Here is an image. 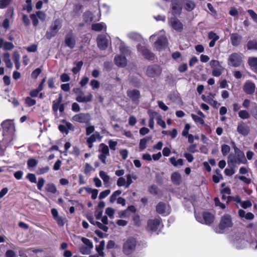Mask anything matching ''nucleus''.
Listing matches in <instances>:
<instances>
[{
    "label": "nucleus",
    "instance_id": "obj_1",
    "mask_svg": "<svg viewBox=\"0 0 257 257\" xmlns=\"http://www.w3.org/2000/svg\"><path fill=\"white\" fill-rule=\"evenodd\" d=\"M235 155L230 154L228 159V165L231 167L235 166L236 164H245L246 160L244 153L238 150L235 146L234 147Z\"/></svg>",
    "mask_w": 257,
    "mask_h": 257
},
{
    "label": "nucleus",
    "instance_id": "obj_2",
    "mask_svg": "<svg viewBox=\"0 0 257 257\" xmlns=\"http://www.w3.org/2000/svg\"><path fill=\"white\" fill-rule=\"evenodd\" d=\"M3 135L8 141L13 140L15 132V124L13 120L7 119L2 123Z\"/></svg>",
    "mask_w": 257,
    "mask_h": 257
},
{
    "label": "nucleus",
    "instance_id": "obj_3",
    "mask_svg": "<svg viewBox=\"0 0 257 257\" xmlns=\"http://www.w3.org/2000/svg\"><path fill=\"white\" fill-rule=\"evenodd\" d=\"M120 52L124 56L117 55L114 58V62L115 64L119 67H124L126 64V60L124 55L130 54V50L128 48L125 46L124 44L121 43L119 46Z\"/></svg>",
    "mask_w": 257,
    "mask_h": 257
},
{
    "label": "nucleus",
    "instance_id": "obj_4",
    "mask_svg": "<svg viewBox=\"0 0 257 257\" xmlns=\"http://www.w3.org/2000/svg\"><path fill=\"white\" fill-rule=\"evenodd\" d=\"M138 242L135 238L129 237L123 243L122 251L126 255L131 254L135 251Z\"/></svg>",
    "mask_w": 257,
    "mask_h": 257
},
{
    "label": "nucleus",
    "instance_id": "obj_5",
    "mask_svg": "<svg viewBox=\"0 0 257 257\" xmlns=\"http://www.w3.org/2000/svg\"><path fill=\"white\" fill-rule=\"evenodd\" d=\"M195 216L198 222L206 225L211 224L214 220V215L208 212H204L201 214H198L195 212Z\"/></svg>",
    "mask_w": 257,
    "mask_h": 257
},
{
    "label": "nucleus",
    "instance_id": "obj_6",
    "mask_svg": "<svg viewBox=\"0 0 257 257\" xmlns=\"http://www.w3.org/2000/svg\"><path fill=\"white\" fill-rule=\"evenodd\" d=\"M62 26L61 21L59 19L56 20L51 25L49 30L46 32V36L50 39L54 37Z\"/></svg>",
    "mask_w": 257,
    "mask_h": 257
},
{
    "label": "nucleus",
    "instance_id": "obj_7",
    "mask_svg": "<svg viewBox=\"0 0 257 257\" xmlns=\"http://www.w3.org/2000/svg\"><path fill=\"white\" fill-rule=\"evenodd\" d=\"M243 57L241 53H232L228 58V65L235 67L239 66L242 63Z\"/></svg>",
    "mask_w": 257,
    "mask_h": 257
},
{
    "label": "nucleus",
    "instance_id": "obj_8",
    "mask_svg": "<svg viewBox=\"0 0 257 257\" xmlns=\"http://www.w3.org/2000/svg\"><path fill=\"white\" fill-rule=\"evenodd\" d=\"M161 34L154 43V48L157 50L160 51L164 49L167 45V39L164 35V31H161Z\"/></svg>",
    "mask_w": 257,
    "mask_h": 257
},
{
    "label": "nucleus",
    "instance_id": "obj_9",
    "mask_svg": "<svg viewBox=\"0 0 257 257\" xmlns=\"http://www.w3.org/2000/svg\"><path fill=\"white\" fill-rule=\"evenodd\" d=\"M162 227L163 225L161 223L160 218L150 219L148 222V229L153 232H157Z\"/></svg>",
    "mask_w": 257,
    "mask_h": 257
},
{
    "label": "nucleus",
    "instance_id": "obj_10",
    "mask_svg": "<svg viewBox=\"0 0 257 257\" xmlns=\"http://www.w3.org/2000/svg\"><path fill=\"white\" fill-rule=\"evenodd\" d=\"M232 226L231 216L228 214L223 215L219 224V228L221 230L230 227Z\"/></svg>",
    "mask_w": 257,
    "mask_h": 257
},
{
    "label": "nucleus",
    "instance_id": "obj_11",
    "mask_svg": "<svg viewBox=\"0 0 257 257\" xmlns=\"http://www.w3.org/2000/svg\"><path fill=\"white\" fill-rule=\"evenodd\" d=\"M169 24L176 31L181 32L183 29V25L181 22L176 18L172 17L169 19Z\"/></svg>",
    "mask_w": 257,
    "mask_h": 257
},
{
    "label": "nucleus",
    "instance_id": "obj_12",
    "mask_svg": "<svg viewBox=\"0 0 257 257\" xmlns=\"http://www.w3.org/2000/svg\"><path fill=\"white\" fill-rule=\"evenodd\" d=\"M72 119L74 121L78 122L88 123L91 119V117L88 113H80L73 116Z\"/></svg>",
    "mask_w": 257,
    "mask_h": 257
},
{
    "label": "nucleus",
    "instance_id": "obj_13",
    "mask_svg": "<svg viewBox=\"0 0 257 257\" xmlns=\"http://www.w3.org/2000/svg\"><path fill=\"white\" fill-rule=\"evenodd\" d=\"M156 211L159 214L164 215H168L171 212L170 206L163 202H160L157 205Z\"/></svg>",
    "mask_w": 257,
    "mask_h": 257
},
{
    "label": "nucleus",
    "instance_id": "obj_14",
    "mask_svg": "<svg viewBox=\"0 0 257 257\" xmlns=\"http://www.w3.org/2000/svg\"><path fill=\"white\" fill-rule=\"evenodd\" d=\"M172 13L174 16L179 15L182 9L180 0H172Z\"/></svg>",
    "mask_w": 257,
    "mask_h": 257
},
{
    "label": "nucleus",
    "instance_id": "obj_15",
    "mask_svg": "<svg viewBox=\"0 0 257 257\" xmlns=\"http://www.w3.org/2000/svg\"><path fill=\"white\" fill-rule=\"evenodd\" d=\"M161 69L158 65H153L149 66L147 70V74L149 77H154L159 75L161 72Z\"/></svg>",
    "mask_w": 257,
    "mask_h": 257
},
{
    "label": "nucleus",
    "instance_id": "obj_16",
    "mask_svg": "<svg viewBox=\"0 0 257 257\" xmlns=\"http://www.w3.org/2000/svg\"><path fill=\"white\" fill-rule=\"evenodd\" d=\"M237 132L243 136H246L249 133V127L245 122L240 121L237 127Z\"/></svg>",
    "mask_w": 257,
    "mask_h": 257
},
{
    "label": "nucleus",
    "instance_id": "obj_17",
    "mask_svg": "<svg viewBox=\"0 0 257 257\" xmlns=\"http://www.w3.org/2000/svg\"><path fill=\"white\" fill-rule=\"evenodd\" d=\"M65 43L69 48L71 49L74 48L76 44L74 35L71 33L67 34L65 36Z\"/></svg>",
    "mask_w": 257,
    "mask_h": 257
},
{
    "label": "nucleus",
    "instance_id": "obj_18",
    "mask_svg": "<svg viewBox=\"0 0 257 257\" xmlns=\"http://www.w3.org/2000/svg\"><path fill=\"white\" fill-rule=\"evenodd\" d=\"M243 91L247 94L253 93L255 89V85L254 83L251 81H246L243 87Z\"/></svg>",
    "mask_w": 257,
    "mask_h": 257
},
{
    "label": "nucleus",
    "instance_id": "obj_19",
    "mask_svg": "<svg viewBox=\"0 0 257 257\" xmlns=\"http://www.w3.org/2000/svg\"><path fill=\"white\" fill-rule=\"evenodd\" d=\"M108 44V40L105 35H99L97 37V45L101 50L105 49Z\"/></svg>",
    "mask_w": 257,
    "mask_h": 257
},
{
    "label": "nucleus",
    "instance_id": "obj_20",
    "mask_svg": "<svg viewBox=\"0 0 257 257\" xmlns=\"http://www.w3.org/2000/svg\"><path fill=\"white\" fill-rule=\"evenodd\" d=\"M101 154L99 155L98 158L101 162L105 164V159L107 156L109 155V149L107 146H103L101 150H99Z\"/></svg>",
    "mask_w": 257,
    "mask_h": 257
},
{
    "label": "nucleus",
    "instance_id": "obj_21",
    "mask_svg": "<svg viewBox=\"0 0 257 257\" xmlns=\"http://www.w3.org/2000/svg\"><path fill=\"white\" fill-rule=\"evenodd\" d=\"M208 39L211 40L209 44L210 47H213L215 46L216 42L219 39V36L215 33L211 31L208 33Z\"/></svg>",
    "mask_w": 257,
    "mask_h": 257
},
{
    "label": "nucleus",
    "instance_id": "obj_22",
    "mask_svg": "<svg viewBox=\"0 0 257 257\" xmlns=\"http://www.w3.org/2000/svg\"><path fill=\"white\" fill-rule=\"evenodd\" d=\"M101 139L99 133L95 132L87 139V142L90 145L97 141H100Z\"/></svg>",
    "mask_w": 257,
    "mask_h": 257
},
{
    "label": "nucleus",
    "instance_id": "obj_23",
    "mask_svg": "<svg viewBox=\"0 0 257 257\" xmlns=\"http://www.w3.org/2000/svg\"><path fill=\"white\" fill-rule=\"evenodd\" d=\"M72 126L70 122H65L64 124L59 125V130L61 133L67 134L69 131L71 129Z\"/></svg>",
    "mask_w": 257,
    "mask_h": 257
},
{
    "label": "nucleus",
    "instance_id": "obj_24",
    "mask_svg": "<svg viewBox=\"0 0 257 257\" xmlns=\"http://www.w3.org/2000/svg\"><path fill=\"white\" fill-rule=\"evenodd\" d=\"M241 37L237 34L234 33L231 35L230 40L231 44L234 46L238 45L241 41Z\"/></svg>",
    "mask_w": 257,
    "mask_h": 257
},
{
    "label": "nucleus",
    "instance_id": "obj_25",
    "mask_svg": "<svg viewBox=\"0 0 257 257\" xmlns=\"http://www.w3.org/2000/svg\"><path fill=\"white\" fill-rule=\"evenodd\" d=\"M171 180L176 185H179L181 182V176L177 172H174L171 175Z\"/></svg>",
    "mask_w": 257,
    "mask_h": 257
},
{
    "label": "nucleus",
    "instance_id": "obj_26",
    "mask_svg": "<svg viewBox=\"0 0 257 257\" xmlns=\"http://www.w3.org/2000/svg\"><path fill=\"white\" fill-rule=\"evenodd\" d=\"M127 94L134 101L137 100L140 95V92L136 89L128 90Z\"/></svg>",
    "mask_w": 257,
    "mask_h": 257
},
{
    "label": "nucleus",
    "instance_id": "obj_27",
    "mask_svg": "<svg viewBox=\"0 0 257 257\" xmlns=\"http://www.w3.org/2000/svg\"><path fill=\"white\" fill-rule=\"evenodd\" d=\"M138 51L142 52L143 55L147 59H152L154 58V55L149 50L144 49L142 50L140 46L138 47Z\"/></svg>",
    "mask_w": 257,
    "mask_h": 257
},
{
    "label": "nucleus",
    "instance_id": "obj_28",
    "mask_svg": "<svg viewBox=\"0 0 257 257\" xmlns=\"http://www.w3.org/2000/svg\"><path fill=\"white\" fill-rule=\"evenodd\" d=\"M92 95L89 93L87 96H78L76 99L79 102H87L92 100Z\"/></svg>",
    "mask_w": 257,
    "mask_h": 257
},
{
    "label": "nucleus",
    "instance_id": "obj_29",
    "mask_svg": "<svg viewBox=\"0 0 257 257\" xmlns=\"http://www.w3.org/2000/svg\"><path fill=\"white\" fill-rule=\"evenodd\" d=\"M91 28L94 31H100L103 29L106 30V27L104 23H100L92 24L91 26Z\"/></svg>",
    "mask_w": 257,
    "mask_h": 257
},
{
    "label": "nucleus",
    "instance_id": "obj_30",
    "mask_svg": "<svg viewBox=\"0 0 257 257\" xmlns=\"http://www.w3.org/2000/svg\"><path fill=\"white\" fill-rule=\"evenodd\" d=\"M3 60L7 67L11 68L13 67V63L10 59V54L9 53H5L3 55Z\"/></svg>",
    "mask_w": 257,
    "mask_h": 257
},
{
    "label": "nucleus",
    "instance_id": "obj_31",
    "mask_svg": "<svg viewBox=\"0 0 257 257\" xmlns=\"http://www.w3.org/2000/svg\"><path fill=\"white\" fill-rule=\"evenodd\" d=\"M248 64L252 69L257 73V57H250L248 59Z\"/></svg>",
    "mask_w": 257,
    "mask_h": 257
},
{
    "label": "nucleus",
    "instance_id": "obj_32",
    "mask_svg": "<svg viewBox=\"0 0 257 257\" xmlns=\"http://www.w3.org/2000/svg\"><path fill=\"white\" fill-rule=\"evenodd\" d=\"M238 116L242 119H247L250 118L251 113L246 110H240L238 113Z\"/></svg>",
    "mask_w": 257,
    "mask_h": 257
},
{
    "label": "nucleus",
    "instance_id": "obj_33",
    "mask_svg": "<svg viewBox=\"0 0 257 257\" xmlns=\"http://www.w3.org/2000/svg\"><path fill=\"white\" fill-rule=\"evenodd\" d=\"M127 36L129 39L134 41H140L142 39L139 34L134 32L128 33Z\"/></svg>",
    "mask_w": 257,
    "mask_h": 257
},
{
    "label": "nucleus",
    "instance_id": "obj_34",
    "mask_svg": "<svg viewBox=\"0 0 257 257\" xmlns=\"http://www.w3.org/2000/svg\"><path fill=\"white\" fill-rule=\"evenodd\" d=\"M104 246L105 241L104 240H102L100 242L99 244L96 246V251L99 255L102 256L103 255L104 253L103 252V250L104 248Z\"/></svg>",
    "mask_w": 257,
    "mask_h": 257
},
{
    "label": "nucleus",
    "instance_id": "obj_35",
    "mask_svg": "<svg viewBox=\"0 0 257 257\" xmlns=\"http://www.w3.org/2000/svg\"><path fill=\"white\" fill-rule=\"evenodd\" d=\"M99 174L104 184H108L109 183L110 177L106 174L105 172L100 171Z\"/></svg>",
    "mask_w": 257,
    "mask_h": 257
},
{
    "label": "nucleus",
    "instance_id": "obj_36",
    "mask_svg": "<svg viewBox=\"0 0 257 257\" xmlns=\"http://www.w3.org/2000/svg\"><path fill=\"white\" fill-rule=\"evenodd\" d=\"M170 161L174 166H182L183 164V160L181 159L176 160L174 157H171L170 158Z\"/></svg>",
    "mask_w": 257,
    "mask_h": 257
},
{
    "label": "nucleus",
    "instance_id": "obj_37",
    "mask_svg": "<svg viewBox=\"0 0 257 257\" xmlns=\"http://www.w3.org/2000/svg\"><path fill=\"white\" fill-rule=\"evenodd\" d=\"M223 69L222 66L212 69V75L215 77H219L222 74Z\"/></svg>",
    "mask_w": 257,
    "mask_h": 257
},
{
    "label": "nucleus",
    "instance_id": "obj_38",
    "mask_svg": "<svg viewBox=\"0 0 257 257\" xmlns=\"http://www.w3.org/2000/svg\"><path fill=\"white\" fill-rule=\"evenodd\" d=\"M46 189L47 191L52 193H55L57 191V189L55 185L53 183H48L46 186Z\"/></svg>",
    "mask_w": 257,
    "mask_h": 257
},
{
    "label": "nucleus",
    "instance_id": "obj_39",
    "mask_svg": "<svg viewBox=\"0 0 257 257\" xmlns=\"http://www.w3.org/2000/svg\"><path fill=\"white\" fill-rule=\"evenodd\" d=\"M121 194L120 190H116L114 191L109 198V201L110 203H114L116 200L117 197Z\"/></svg>",
    "mask_w": 257,
    "mask_h": 257
},
{
    "label": "nucleus",
    "instance_id": "obj_40",
    "mask_svg": "<svg viewBox=\"0 0 257 257\" xmlns=\"http://www.w3.org/2000/svg\"><path fill=\"white\" fill-rule=\"evenodd\" d=\"M184 4L185 9L188 11H191L195 7L194 3L192 1H187Z\"/></svg>",
    "mask_w": 257,
    "mask_h": 257
},
{
    "label": "nucleus",
    "instance_id": "obj_41",
    "mask_svg": "<svg viewBox=\"0 0 257 257\" xmlns=\"http://www.w3.org/2000/svg\"><path fill=\"white\" fill-rule=\"evenodd\" d=\"M61 99H62V97H60L59 98V100L58 101H54L53 102V106H52L53 110L54 111V112L55 113H57L58 110L59 109V107L60 105Z\"/></svg>",
    "mask_w": 257,
    "mask_h": 257
},
{
    "label": "nucleus",
    "instance_id": "obj_42",
    "mask_svg": "<svg viewBox=\"0 0 257 257\" xmlns=\"http://www.w3.org/2000/svg\"><path fill=\"white\" fill-rule=\"evenodd\" d=\"M81 241L84 243V246H87L89 248H92L93 247V244L92 242L88 238H86L84 237H81Z\"/></svg>",
    "mask_w": 257,
    "mask_h": 257
},
{
    "label": "nucleus",
    "instance_id": "obj_43",
    "mask_svg": "<svg viewBox=\"0 0 257 257\" xmlns=\"http://www.w3.org/2000/svg\"><path fill=\"white\" fill-rule=\"evenodd\" d=\"M191 117L196 123H198L201 124H204V120L201 117L197 116L194 114H192Z\"/></svg>",
    "mask_w": 257,
    "mask_h": 257
},
{
    "label": "nucleus",
    "instance_id": "obj_44",
    "mask_svg": "<svg viewBox=\"0 0 257 257\" xmlns=\"http://www.w3.org/2000/svg\"><path fill=\"white\" fill-rule=\"evenodd\" d=\"M105 213L110 218L112 219L114 217L115 210L112 208L107 207L105 209Z\"/></svg>",
    "mask_w": 257,
    "mask_h": 257
},
{
    "label": "nucleus",
    "instance_id": "obj_45",
    "mask_svg": "<svg viewBox=\"0 0 257 257\" xmlns=\"http://www.w3.org/2000/svg\"><path fill=\"white\" fill-rule=\"evenodd\" d=\"M92 248L88 247L87 246H85L84 245H82L80 247V251L82 254H88L90 253L91 250Z\"/></svg>",
    "mask_w": 257,
    "mask_h": 257
},
{
    "label": "nucleus",
    "instance_id": "obj_46",
    "mask_svg": "<svg viewBox=\"0 0 257 257\" xmlns=\"http://www.w3.org/2000/svg\"><path fill=\"white\" fill-rule=\"evenodd\" d=\"M25 103L28 106H32L36 104V101L35 99H32L30 97H27L25 98Z\"/></svg>",
    "mask_w": 257,
    "mask_h": 257
},
{
    "label": "nucleus",
    "instance_id": "obj_47",
    "mask_svg": "<svg viewBox=\"0 0 257 257\" xmlns=\"http://www.w3.org/2000/svg\"><path fill=\"white\" fill-rule=\"evenodd\" d=\"M75 64L76 66L73 67L72 69V72L74 74H76L79 71L83 65V62L82 61H79L76 62Z\"/></svg>",
    "mask_w": 257,
    "mask_h": 257
},
{
    "label": "nucleus",
    "instance_id": "obj_48",
    "mask_svg": "<svg viewBox=\"0 0 257 257\" xmlns=\"http://www.w3.org/2000/svg\"><path fill=\"white\" fill-rule=\"evenodd\" d=\"M209 65L212 69L222 66L220 63L216 60H212L209 62Z\"/></svg>",
    "mask_w": 257,
    "mask_h": 257
},
{
    "label": "nucleus",
    "instance_id": "obj_49",
    "mask_svg": "<svg viewBox=\"0 0 257 257\" xmlns=\"http://www.w3.org/2000/svg\"><path fill=\"white\" fill-rule=\"evenodd\" d=\"M247 49L257 50V43L254 41H249L247 44Z\"/></svg>",
    "mask_w": 257,
    "mask_h": 257
},
{
    "label": "nucleus",
    "instance_id": "obj_50",
    "mask_svg": "<svg viewBox=\"0 0 257 257\" xmlns=\"http://www.w3.org/2000/svg\"><path fill=\"white\" fill-rule=\"evenodd\" d=\"M38 164V162L35 159H30L28 160L27 165L29 168H33L36 166Z\"/></svg>",
    "mask_w": 257,
    "mask_h": 257
},
{
    "label": "nucleus",
    "instance_id": "obj_51",
    "mask_svg": "<svg viewBox=\"0 0 257 257\" xmlns=\"http://www.w3.org/2000/svg\"><path fill=\"white\" fill-rule=\"evenodd\" d=\"M26 178L28 179L31 183H36L37 182L36 177L34 174L28 173L26 176Z\"/></svg>",
    "mask_w": 257,
    "mask_h": 257
},
{
    "label": "nucleus",
    "instance_id": "obj_52",
    "mask_svg": "<svg viewBox=\"0 0 257 257\" xmlns=\"http://www.w3.org/2000/svg\"><path fill=\"white\" fill-rule=\"evenodd\" d=\"M49 167L48 166H46L43 168H39L37 170V173L39 175L44 174L47 172H48L49 170Z\"/></svg>",
    "mask_w": 257,
    "mask_h": 257
},
{
    "label": "nucleus",
    "instance_id": "obj_53",
    "mask_svg": "<svg viewBox=\"0 0 257 257\" xmlns=\"http://www.w3.org/2000/svg\"><path fill=\"white\" fill-rule=\"evenodd\" d=\"M14 48V45L11 42H5L4 43V49L5 50H11Z\"/></svg>",
    "mask_w": 257,
    "mask_h": 257
},
{
    "label": "nucleus",
    "instance_id": "obj_54",
    "mask_svg": "<svg viewBox=\"0 0 257 257\" xmlns=\"http://www.w3.org/2000/svg\"><path fill=\"white\" fill-rule=\"evenodd\" d=\"M110 193V190L109 189L105 190L102 192H101L99 195V198L100 199H102L105 198L106 197H107Z\"/></svg>",
    "mask_w": 257,
    "mask_h": 257
},
{
    "label": "nucleus",
    "instance_id": "obj_55",
    "mask_svg": "<svg viewBox=\"0 0 257 257\" xmlns=\"http://www.w3.org/2000/svg\"><path fill=\"white\" fill-rule=\"evenodd\" d=\"M116 184L118 187H121L123 186H125V179L123 177H119L116 182Z\"/></svg>",
    "mask_w": 257,
    "mask_h": 257
},
{
    "label": "nucleus",
    "instance_id": "obj_56",
    "mask_svg": "<svg viewBox=\"0 0 257 257\" xmlns=\"http://www.w3.org/2000/svg\"><path fill=\"white\" fill-rule=\"evenodd\" d=\"M247 13L249 14L254 22L257 24V14L252 10H248Z\"/></svg>",
    "mask_w": 257,
    "mask_h": 257
},
{
    "label": "nucleus",
    "instance_id": "obj_57",
    "mask_svg": "<svg viewBox=\"0 0 257 257\" xmlns=\"http://www.w3.org/2000/svg\"><path fill=\"white\" fill-rule=\"evenodd\" d=\"M190 128V124L186 123L185 125L184 128L182 132V135L184 137H187L189 135V130Z\"/></svg>",
    "mask_w": 257,
    "mask_h": 257
},
{
    "label": "nucleus",
    "instance_id": "obj_58",
    "mask_svg": "<svg viewBox=\"0 0 257 257\" xmlns=\"http://www.w3.org/2000/svg\"><path fill=\"white\" fill-rule=\"evenodd\" d=\"M45 181L43 178H40L37 183V188L38 190H41L45 184Z\"/></svg>",
    "mask_w": 257,
    "mask_h": 257
},
{
    "label": "nucleus",
    "instance_id": "obj_59",
    "mask_svg": "<svg viewBox=\"0 0 257 257\" xmlns=\"http://www.w3.org/2000/svg\"><path fill=\"white\" fill-rule=\"evenodd\" d=\"M148 113L150 115V118H152L153 119L155 118L157 119L158 117L160 116L157 112L151 110L148 111Z\"/></svg>",
    "mask_w": 257,
    "mask_h": 257
},
{
    "label": "nucleus",
    "instance_id": "obj_60",
    "mask_svg": "<svg viewBox=\"0 0 257 257\" xmlns=\"http://www.w3.org/2000/svg\"><path fill=\"white\" fill-rule=\"evenodd\" d=\"M37 17L40 20L44 21L46 19V15L44 13L41 11H38L35 14Z\"/></svg>",
    "mask_w": 257,
    "mask_h": 257
},
{
    "label": "nucleus",
    "instance_id": "obj_61",
    "mask_svg": "<svg viewBox=\"0 0 257 257\" xmlns=\"http://www.w3.org/2000/svg\"><path fill=\"white\" fill-rule=\"evenodd\" d=\"M30 18L32 21L33 25H34V26H37L39 23L37 16L35 14H31L30 15Z\"/></svg>",
    "mask_w": 257,
    "mask_h": 257
},
{
    "label": "nucleus",
    "instance_id": "obj_62",
    "mask_svg": "<svg viewBox=\"0 0 257 257\" xmlns=\"http://www.w3.org/2000/svg\"><path fill=\"white\" fill-rule=\"evenodd\" d=\"M157 120V122L158 124L160 125L162 127V128H165L166 126V123L165 121H164L162 118L161 116H158Z\"/></svg>",
    "mask_w": 257,
    "mask_h": 257
},
{
    "label": "nucleus",
    "instance_id": "obj_63",
    "mask_svg": "<svg viewBox=\"0 0 257 257\" xmlns=\"http://www.w3.org/2000/svg\"><path fill=\"white\" fill-rule=\"evenodd\" d=\"M250 113L252 117L257 120V105L250 110Z\"/></svg>",
    "mask_w": 257,
    "mask_h": 257
},
{
    "label": "nucleus",
    "instance_id": "obj_64",
    "mask_svg": "<svg viewBox=\"0 0 257 257\" xmlns=\"http://www.w3.org/2000/svg\"><path fill=\"white\" fill-rule=\"evenodd\" d=\"M6 257H17L16 253L12 250H8L6 253Z\"/></svg>",
    "mask_w": 257,
    "mask_h": 257
}]
</instances>
